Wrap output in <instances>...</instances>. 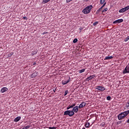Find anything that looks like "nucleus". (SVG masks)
Wrapping results in <instances>:
<instances>
[{
  "mask_svg": "<svg viewBox=\"0 0 129 129\" xmlns=\"http://www.w3.org/2000/svg\"><path fill=\"white\" fill-rule=\"evenodd\" d=\"M92 8H93V6H92V5L88 6L84 9V10L82 11V12L85 15H87V14H89L91 12Z\"/></svg>",
  "mask_w": 129,
  "mask_h": 129,
  "instance_id": "1",
  "label": "nucleus"
},
{
  "mask_svg": "<svg viewBox=\"0 0 129 129\" xmlns=\"http://www.w3.org/2000/svg\"><path fill=\"white\" fill-rule=\"evenodd\" d=\"M129 113V110L127 111H125L123 112H121L118 115V119L119 120H120L121 119H122V118H124Z\"/></svg>",
  "mask_w": 129,
  "mask_h": 129,
  "instance_id": "2",
  "label": "nucleus"
},
{
  "mask_svg": "<svg viewBox=\"0 0 129 129\" xmlns=\"http://www.w3.org/2000/svg\"><path fill=\"white\" fill-rule=\"evenodd\" d=\"M75 113L73 110H67L63 113V115H69V116H73Z\"/></svg>",
  "mask_w": 129,
  "mask_h": 129,
  "instance_id": "3",
  "label": "nucleus"
},
{
  "mask_svg": "<svg viewBox=\"0 0 129 129\" xmlns=\"http://www.w3.org/2000/svg\"><path fill=\"white\" fill-rule=\"evenodd\" d=\"M128 10H129V6H127L124 8L120 9L119 10V13H124V12H126V11H128Z\"/></svg>",
  "mask_w": 129,
  "mask_h": 129,
  "instance_id": "4",
  "label": "nucleus"
},
{
  "mask_svg": "<svg viewBox=\"0 0 129 129\" xmlns=\"http://www.w3.org/2000/svg\"><path fill=\"white\" fill-rule=\"evenodd\" d=\"M71 78L70 77H69V79L68 80H63L62 81V85H65L68 83H69V82H70L71 81Z\"/></svg>",
  "mask_w": 129,
  "mask_h": 129,
  "instance_id": "5",
  "label": "nucleus"
},
{
  "mask_svg": "<svg viewBox=\"0 0 129 129\" xmlns=\"http://www.w3.org/2000/svg\"><path fill=\"white\" fill-rule=\"evenodd\" d=\"M96 89H97V90H99V91H104V90H105V88L102 86H97Z\"/></svg>",
  "mask_w": 129,
  "mask_h": 129,
  "instance_id": "6",
  "label": "nucleus"
},
{
  "mask_svg": "<svg viewBox=\"0 0 129 129\" xmlns=\"http://www.w3.org/2000/svg\"><path fill=\"white\" fill-rule=\"evenodd\" d=\"M126 73H129V66H126L123 71V74H126Z\"/></svg>",
  "mask_w": 129,
  "mask_h": 129,
  "instance_id": "7",
  "label": "nucleus"
},
{
  "mask_svg": "<svg viewBox=\"0 0 129 129\" xmlns=\"http://www.w3.org/2000/svg\"><path fill=\"white\" fill-rule=\"evenodd\" d=\"M79 108V107H78V106H76L73 107L72 111L74 112H75V113H77V112H78Z\"/></svg>",
  "mask_w": 129,
  "mask_h": 129,
  "instance_id": "8",
  "label": "nucleus"
},
{
  "mask_svg": "<svg viewBox=\"0 0 129 129\" xmlns=\"http://www.w3.org/2000/svg\"><path fill=\"white\" fill-rule=\"evenodd\" d=\"M122 22H123V19H118L117 20L114 21L113 22V24H118L119 23H122Z\"/></svg>",
  "mask_w": 129,
  "mask_h": 129,
  "instance_id": "9",
  "label": "nucleus"
},
{
  "mask_svg": "<svg viewBox=\"0 0 129 129\" xmlns=\"http://www.w3.org/2000/svg\"><path fill=\"white\" fill-rule=\"evenodd\" d=\"M38 73L37 72H35L34 73H33L31 75V78H35V77L38 76Z\"/></svg>",
  "mask_w": 129,
  "mask_h": 129,
  "instance_id": "10",
  "label": "nucleus"
},
{
  "mask_svg": "<svg viewBox=\"0 0 129 129\" xmlns=\"http://www.w3.org/2000/svg\"><path fill=\"white\" fill-rule=\"evenodd\" d=\"M86 105V103L83 102L79 106V108H83Z\"/></svg>",
  "mask_w": 129,
  "mask_h": 129,
  "instance_id": "11",
  "label": "nucleus"
},
{
  "mask_svg": "<svg viewBox=\"0 0 129 129\" xmlns=\"http://www.w3.org/2000/svg\"><path fill=\"white\" fill-rule=\"evenodd\" d=\"M8 89L7 87H3L1 89V93H4V92H6V91H8Z\"/></svg>",
  "mask_w": 129,
  "mask_h": 129,
  "instance_id": "12",
  "label": "nucleus"
},
{
  "mask_svg": "<svg viewBox=\"0 0 129 129\" xmlns=\"http://www.w3.org/2000/svg\"><path fill=\"white\" fill-rule=\"evenodd\" d=\"M76 104L75 103H73L71 105H69L67 107V109H70V108H73V107L74 106H75Z\"/></svg>",
  "mask_w": 129,
  "mask_h": 129,
  "instance_id": "13",
  "label": "nucleus"
},
{
  "mask_svg": "<svg viewBox=\"0 0 129 129\" xmlns=\"http://www.w3.org/2000/svg\"><path fill=\"white\" fill-rule=\"evenodd\" d=\"M19 120H21V116L17 117L14 119V121L15 122H18V121H19Z\"/></svg>",
  "mask_w": 129,
  "mask_h": 129,
  "instance_id": "14",
  "label": "nucleus"
},
{
  "mask_svg": "<svg viewBox=\"0 0 129 129\" xmlns=\"http://www.w3.org/2000/svg\"><path fill=\"white\" fill-rule=\"evenodd\" d=\"M112 58H113L112 56H106L104 60H110V59H112Z\"/></svg>",
  "mask_w": 129,
  "mask_h": 129,
  "instance_id": "15",
  "label": "nucleus"
},
{
  "mask_svg": "<svg viewBox=\"0 0 129 129\" xmlns=\"http://www.w3.org/2000/svg\"><path fill=\"white\" fill-rule=\"evenodd\" d=\"M95 77V75H93L92 76H90L88 77L89 80H91V79H93V78Z\"/></svg>",
  "mask_w": 129,
  "mask_h": 129,
  "instance_id": "16",
  "label": "nucleus"
},
{
  "mask_svg": "<svg viewBox=\"0 0 129 129\" xmlns=\"http://www.w3.org/2000/svg\"><path fill=\"white\" fill-rule=\"evenodd\" d=\"M37 51H32V52H31V56H34V55H36V54H37Z\"/></svg>",
  "mask_w": 129,
  "mask_h": 129,
  "instance_id": "17",
  "label": "nucleus"
},
{
  "mask_svg": "<svg viewBox=\"0 0 129 129\" xmlns=\"http://www.w3.org/2000/svg\"><path fill=\"white\" fill-rule=\"evenodd\" d=\"M89 125H90V123H89V122H87L85 124L86 127H89Z\"/></svg>",
  "mask_w": 129,
  "mask_h": 129,
  "instance_id": "18",
  "label": "nucleus"
},
{
  "mask_svg": "<svg viewBox=\"0 0 129 129\" xmlns=\"http://www.w3.org/2000/svg\"><path fill=\"white\" fill-rule=\"evenodd\" d=\"M84 71H85V69L79 70V73H83V72H84Z\"/></svg>",
  "mask_w": 129,
  "mask_h": 129,
  "instance_id": "19",
  "label": "nucleus"
},
{
  "mask_svg": "<svg viewBox=\"0 0 129 129\" xmlns=\"http://www.w3.org/2000/svg\"><path fill=\"white\" fill-rule=\"evenodd\" d=\"M50 0H43L42 3L43 4H47V3H49Z\"/></svg>",
  "mask_w": 129,
  "mask_h": 129,
  "instance_id": "20",
  "label": "nucleus"
},
{
  "mask_svg": "<svg viewBox=\"0 0 129 129\" xmlns=\"http://www.w3.org/2000/svg\"><path fill=\"white\" fill-rule=\"evenodd\" d=\"M101 10H102V8L101 7L97 11L96 13L99 14V12L101 11Z\"/></svg>",
  "mask_w": 129,
  "mask_h": 129,
  "instance_id": "21",
  "label": "nucleus"
},
{
  "mask_svg": "<svg viewBox=\"0 0 129 129\" xmlns=\"http://www.w3.org/2000/svg\"><path fill=\"white\" fill-rule=\"evenodd\" d=\"M105 2V0H100V4L101 5H103Z\"/></svg>",
  "mask_w": 129,
  "mask_h": 129,
  "instance_id": "22",
  "label": "nucleus"
},
{
  "mask_svg": "<svg viewBox=\"0 0 129 129\" xmlns=\"http://www.w3.org/2000/svg\"><path fill=\"white\" fill-rule=\"evenodd\" d=\"M129 40V36H127V37L124 39V42H127Z\"/></svg>",
  "mask_w": 129,
  "mask_h": 129,
  "instance_id": "23",
  "label": "nucleus"
},
{
  "mask_svg": "<svg viewBox=\"0 0 129 129\" xmlns=\"http://www.w3.org/2000/svg\"><path fill=\"white\" fill-rule=\"evenodd\" d=\"M77 42H78V39H77V38H75V39L73 40V43H77Z\"/></svg>",
  "mask_w": 129,
  "mask_h": 129,
  "instance_id": "24",
  "label": "nucleus"
},
{
  "mask_svg": "<svg viewBox=\"0 0 129 129\" xmlns=\"http://www.w3.org/2000/svg\"><path fill=\"white\" fill-rule=\"evenodd\" d=\"M107 8H105L104 10H103L102 12V13H105V12H107Z\"/></svg>",
  "mask_w": 129,
  "mask_h": 129,
  "instance_id": "25",
  "label": "nucleus"
},
{
  "mask_svg": "<svg viewBox=\"0 0 129 129\" xmlns=\"http://www.w3.org/2000/svg\"><path fill=\"white\" fill-rule=\"evenodd\" d=\"M107 100H110L111 99V97L109 96H107L106 98Z\"/></svg>",
  "mask_w": 129,
  "mask_h": 129,
  "instance_id": "26",
  "label": "nucleus"
},
{
  "mask_svg": "<svg viewBox=\"0 0 129 129\" xmlns=\"http://www.w3.org/2000/svg\"><path fill=\"white\" fill-rule=\"evenodd\" d=\"M67 94H68V90H66L64 92V96H66V95H67Z\"/></svg>",
  "mask_w": 129,
  "mask_h": 129,
  "instance_id": "27",
  "label": "nucleus"
},
{
  "mask_svg": "<svg viewBox=\"0 0 129 129\" xmlns=\"http://www.w3.org/2000/svg\"><path fill=\"white\" fill-rule=\"evenodd\" d=\"M48 128L49 129H56L57 127H48Z\"/></svg>",
  "mask_w": 129,
  "mask_h": 129,
  "instance_id": "28",
  "label": "nucleus"
},
{
  "mask_svg": "<svg viewBox=\"0 0 129 129\" xmlns=\"http://www.w3.org/2000/svg\"><path fill=\"white\" fill-rule=\"evenodd\" d=\"M70 2H72V0H66L67 4H69Z\"/></svg>",
  "mask_w": 129,
  "mask_h": 129,
  "instance_id": "29",
  "label": "nucleus"
},
{
  "mask_svg": "<svg viewBox=\"0 0 129 129\" xmlns=\"http://www.w3.org/2000/svg\"><path fill=\"white\" fill-rule=\"evenodd\" d=\"M105 5H106V3H104L103 4V6H102V7L101 8H102V9L105 6Z\"/></svg>",
  "mask_w": 129,
  "mask_h": 129,
  "instance_id": "30",
  "label": "nucleus"
},
{
  "mask_svg": "<svg viewBox=\"0 0 129 129\" xmlns=\"http://www.w3.org/2000/svg\"><path fill=\"white\" fill-rule=\"evenodd\" d=\"M98 24V22H95L93 23V26H96V25H97Z\"/></svg>",
  "mask_w": 129,
  "mask_h": 129,
  "instance_id": "31",
  "label": "nucleus"
},
{
  "mask_svg": "<svg viewBox=\"0 0 129 129\" xmlns=\"http://www.w3.org/2000/svg\"><path fill=\"white\" fill-rule=\"evenodd\" d=\"M45 34H49V33H48V32H44L43 33V35H45Z\"/></svg>",
  "mask_w": 129,
  "mask_h": 129,
  "instance_id": "32",
  "label": "nucleus"
},
{
  "mask_svg": "<svg viewBox=\"0 0 129 129\" xmlns=\"http://www.w3.org/2000/svg\"><path fill=\"white\" fill-rule=\"evenodd\" d=\"M24 20H28V18L27 17H23Z\"/></svg>",
  "mask_w": 129,
  "mask_h": 129,
  "instance_id": "33",
  "label": "nucleus"
},
{
  "mask_svg": "<svg viewBox=\"0 0 129 129\" xmlns=\"http://www.w3.org/2000/svg\"><path fill=\"white\" fill-rule=\"evenodd\" d=\"M79 30H80V31H82V30H83V28L82 27H80L79 28Z\"/></svg>",
  "mask_w": 129,
  "mask_h": 129,
  "instance_id": "34",
  "label": "nucleus"
},
{
  "mask_svg": "<svg viewBox=\"0 0 129 129\" xmlns=\"http://www.w3.org/2000/svg\"><path fill=\"white\" fill-rule=\"evenodd\" d=\"M86 80L87 81H89V78H88H88H87L86 79Z\"/></svg>",
  "mask_w": 129,
  "mask_h": 129,
  "instance_id": "35",
  "label": "nucleus"
},
{
  "mask_svg": "<svg viewBox=\"0 0 129 129\" xmlns=\"http://www.w3.org/2000/svg\"><path fill=\"white\" fill-rule=\"evenodd\" d=\"M53 92L55 93L56 92V89H53Z\"/></svg>",
  "mask_w": 129,
  "mask_h": 129,
  "instance_id": "36",
  "label": "nucleus"
},
{
  "mask_svg": "<svg viewBox=\"0 0 129 129\" xmlns=\"http://www.w3.org/2000/svg\"><path fill=\"white\" fill-rule=\"evenodd\" d=\"M35 65H36V62H35L33 63V66H35Z\"/></svg>",
  "mask_w": 129,
  "mask_h": 129,
  "instance_id": "37",
  "label": "nucleus"
},
{
  "mask_svg": "<svg viewBox=\"0 0 129 129\" xmlns=\"http://www.w3.org/2000/svg\"><path fill=\"white\" fill-rule=\"evenodd\" d=\"M85 1H86V2H88V1H89V0H85Z\"/></svg>",
  "mask_w": 129,
  "mask_h": 129,
  "instance_id": "38",
  "label": "nucleus"
}]
</instances>
